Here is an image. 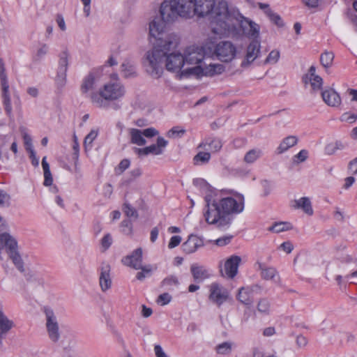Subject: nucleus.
<instances>
[{"mask_svg": "<svg viewBox=\"0 0 357 357\" xmlns=\"http://www.w3.org/2000/svg\"><path fill=\"white\" fill-rule=\"evenodd\" d=\"M69 54L65 50L61 52L59 55V66L57 75L56 77V82L58 86L62 87L66 82V73L68 67Z\"/></svg>", "mask_w": 357, "mask_h": 357, "instance_id": "obj_13", "label": "nucleus"}, {"mask_svg": "<svg viewBox=\"0 0 357 357\" xmlns=\"http://www.w3.org/2000/svg\"><path fill=\"white\" fill-rule=\"evenodd\" d=\"M225 70L224 66L219 63H206L204 61L202 65L193 66L182 71L179 75V78L187 77L190 75L200 76H214L221 74Z\"/></svg>", "mask_w": 357, "mask_h": 357, "instance_id": "obj_6", "label": "nucleus"}, {"mask_svg": "<svg viewBox=\"0 0 357 357\" xmlns=\"http://www.w3.org/2000/svg\"><path fill=\"white\" fill-rule=\"evenodd\" d=\"M168 142L162 137L157 139L155 144H151L143 149L135 148V152L139 156L147 155L149 154L160 155L163 153L164 149L167 146Z\"/></svg>", "mask_w": 357, "mask_h": 357, "instance_id": "obj_14", "label": "nucleus"}, {"mask_svg": "<svg viewBox=\"0 0 357 357\" xmlns=\"http://www.w3.org/2000/svg\"><path fill=\"white\" fill-rule=\"evenodd\" d=\"M154 351L156 357H167L166 354L162 350V348L160 345H155L154 347Z\"/></svg>", "mask_w": 357, "mask_h": 357, "instance_id": "obj_62", "label": "nucleus"}, {"mask_svg": "<svg viewBox=\"0 0 357 357\" xmlns=\"http://www.w3.org/2000/svg\"><path fill=\"white\" fill-rule=\"evenodd\" d=\"M165 23L162 17H155L149 23V34L151 37L154 38L156 40L154 44L155 47L158 43L159 40H165L167 36L170 34H174V33H165Z\"/></svg>", "mask_w": 357, "mask_h": 357, "instance_id": "obj_11", "label": "nucleus"}, {"mask_svg": "<svg viewBox=\"0 0 357 357\" xmlns=\"http://www.w3.org/2000/svg\"><path fill=\"white\" fill-rule=\"evenodd\" d=\"M324 101L331 107L339 106L341 103V98L339 94L333 89L325 90L321 93Z\"/></svg>", "mask_w": 357, "mask_h": 357, "instance_id": "obj_25", "label": "nucleus"}, {"mask_svg": "<svg viewBox=\"0 0 357 357\" xmlns=\"http://www.w3.org/2000/svg\"><path fill=\"white\" fill-rule=\"evenodd\" d=\"M121 73L122 75L126 78L135 77L137 75L136 68L133 64L129 62L123 63L121 65Z\"/></svg>", "mask_w": 357, "mask_h": 357, "instance_id": "obj_37", "label": "nucleus"}, {"mask_svg": "<svg viewBox=\"0 0 357 357\" xmlns=\"http://www.w3.org/2000/svg\"><path fill=\"white\" fill-rule=\"evenodd\" d=\"M308 155H309L308 151L306 149H302L301 151H300L297 154H296L293 157V158H292L293 162L294 164H299V163L303 162L307 159Z\"/></svg>", "mask_w": 357, "mask_h": 357, "instance_id": "obj_45", "label": "nucleus"}, {"mask_svg": "<svg viewBox=\"0 0 357 357\" xmlns=\"http://www.w3.org/2000/svg\"><path fill=\"white\" fill-rule=\"evenodd\" d=\"M0 243L6 248L8 253L17 249L16 239L9 233L4 232L0 234Z\"/></svg>", "mask_w": 357, "mask_h": 357, "instance_id": "obj_26", "label": "nucleus"}, {"mask_svg": "<svg viewBox=\"0 0 357 357\" xmlns=\"http://www.w3.org/2000/svg\"><path fill=\"white\" fill-rule=\"evenodd\" d=\"M280 248L287 253H290L293 250V245L290 242H284L280 245Z\"/></svg>", "mask_w": 357, "mask_h": 357, "instance_id": "obj_64", "label": "nucleus"}, {"mask_svg": "<svg viewBox=\"0 0 357 357\" xmlns=\"http://www.w3.org/2000/svg\"><path fill=\"white\" fill-rule=\"evenodd\" d=\"M130 136V142L132 144L137 146H143L146 143L142 130L136 128H130L129 130Z\"/></svg>", "mask_w": 357, "mask_h": 357, "instance_id": "obj_29", "label": "nucleus"}, {"mask_svg": "<svg viewBox=\"0 0 357 357\" xmlns=\"http://www.w3.org/2000/svg\"><path fill=\"white\" fill-rule=\"evenodd\" d=\"M172 300V296L168 293H163L160 294L157 298V303L161 305L168 304Z\"/></svg>", "mask_w": 357, "mask_h": 357, "instance_id": "obj_52", "label": "nucleus"}, {"mask_svg": "<svg viewBox=\"0 0 357 357\" xmlns=\"http://www.w3.org/2000/svg\"><path fill=\"white\" fill-rule=\"evenodd\" d=\"M0 79L2 88V96L3 99V105L6 113L10 115L12 112V106L10 98L8 93L9 85L7 80V77L5 73V67L3 61L0 59Z\"/></svg>", "mask_w": 357, "mask_h": 357, "instance_id": "obj_12", "label": "nucleus"}, {"mask_svg": "<svg viewBox=\"0 0 357 357\" xmlns=\"http://www.w3.org/2000/svg\"><path fill=\"white\" fill-rule=\"evenodd\" d=\"M112 284L111 266L108 263L103 262L99 268V285L101 291H107L111 289Z\"/></svg>", "mask_w": 357, "mask_h": 357, "instance_id": "obj_17", "label": "nucleus"}, {"mask_svg": "<svg viewBox=\"0 0 357 357\" xmlns=\"http://www.w3.org/2000/svg\"><path fill=\"white\" fill-rule=\"evenodd\" d=\"M294 208H301L307 215L313 214V209L310 199L304 197L294 201V204L292 206Z\"/></svg>", "mask_w": 357, "mask_h": 357, "instance_id": "obj_28", "label": "nucleus"}, {"mask_svg": "<svg viewBox=\"0 0 357 357\" xmlns=\"http://www.w3.org/2000/svg\"><path fill=\"white\" fill-rule=\"evenodd\" d=\"M178 43L176 34L166 36L165 40H159L152 50L146 53L144 61L146 71L153 77H159L163 71L164 58L165 67L168 71L178 72L185 64L183 55L178 52H172Z\"/></svg>", "mask_w": 357, "mask_h": 357, "instance_id": "obj_1", "label": "nucleus"}, {"mask_svg": "<svg viewBox=\"0 0 357 357\" xmlns=\"http://www.w3.org/2000/svg\"><path fill=\"white\" fill-rule=\"evenodd\" d=\"M91 0H81L84 5L83 11L86 17H89L91 13Z\"/></svg>", "mask_w": 357, "mask_h": 357, "instance_id": "obj_60", "label": "nucleus"}, {"mask_svg": "<svg viewBox=\"0 0 357 357\" xmlns=\"http://www.w3.org/2000/svg\"><path fill=\"white\" fill-rule=\"evenodd\" d=\"M144 137L150 138L153 137L158 134V131L154 128H149L142 131Z\"/></svg>", "mask_w": 357, "mask_h": 357, "instance_id": "obj_57", "label": "nucleus"}, {"mask_svg": "<svg viewBox=\"0 0 357 357\" xmlns=\"http://www.w3.org/2000/svg\"><path fill=\"white\" fill-rule=\"evenodd\" d=\"M292 229V226L290 222H275L271 227L268 228V231L280 233L284 231H288Z\"/></svg>", "mask_w": 357, "mask_h": 357, "instance_id": "obj_38", "label": "nucleus"}, {"mask_svg": "<svg viewBox=\"0 0 357 357\" xmlns=\"http://www.w3.org/2000/svg\"><path fill=\"white\" fill-rule=\"evenodd\" d=\"M260 47V43L257 40H253L249 44L245 59L241 62V67H248L259 56Z\"/></svg>", "mask_w": 357, "mask_h": 357, "instance_id": "obj_18", "label": "nucleus"}, {"mask_svg": "<svg viewBox=\"0 0 357 357\" xmlns=\"http://www.w3.org/2000/svg\"><path fill=\"white\" fill-rule=\"evenodd\" d=\"M260 291L261 287L257 284L242 287L238 290L237 299L245 305H250L253 303L255 294H259Z\"/></svg>", "mask_w": 357, "mask_h": 357, "instance_id": "obj_16", "label": "nucleus"}, {"mask_svg": "<svg viewBox=\"0 0 357 357\" xmlns=\"http://www.w3.org/2000/svg\"><path fill=\"white\" fill-rule=\"evenodd\" d=\"M271 304L268 299L261 298L257 303V311L264 314H268L270 312Z\"/></svg>", "mask_w": 357, "mask_h": 357, "instance_id": "obj_41", "label": "nucleus"}, {"mask_svg": "<svg viewBox=\"0 0 357 357\" xmlns=\"http://www.w3.org/2000/svg\"><path fill=\"white\" fill-rule=\"evenodd\" d=\"M10 259L12 260L13 263L15 266V267L17 268V270L20 272L24 271V262L23 260L17 251V249L11 252H9L8 253Z\"/></svg>", "mask_w": 357, "mask_h": 357, "instance_id": "obj_31", "label": "nucleus"}, {"mask_svg": "<svg viewBox=\"0 0 357 357\" xmlns=\"http://www.w3.org/2000/svg\"><path fill=\"white\" fill-rule=\"evenodd\" d=\"M241 258L237 255L229 257L224 264L223 269H221L222 275L229 279L234 278L238 273Z\"/></svg>", "mask_w": 357, "mask_h": 357, "instance_id": "obj_15", "label": "nucleus"}, {"mask_svg": "<svg viewBox=\"0 0 357 357\" xmlns=\"http://www.w3.org/2000/svg\"><path fill=\"white\" fill-rule=\"evenodd\" d=\"M192 10V2L188 0H164L160 7V14L164 22L172 23L179 17L190 16Z\"/></svg>", "mask_w": 357, "mask_h": 357, "instance_id": "obj_5", "label": "nucleus"}, {"mask_svg": "<svg viewBox=\"0 0 357 357\" xmlns=\"http://www.w3.org/2000/svg\"><path fill=\"white\" fill-rule=\"evenodd\" d=\"M298 137L295 135H289L284 138L277 148V153L281 154L289 149L294 146L298 143Z\"/></svg>", "mask_w": 357, "mask_h": 357, "instance_id": "obj_27", "label": "nucleus"}, {"mask_svg": "<svg viewBox=\"0 0 357 357\" xmlns=\"http://www.w3.org/2000/svg\"><path fill=\"white\" fill-rule=\"evenodd\" d=\"M267 16L269 17V19L272 22H273L278 26H281L282 25V20H281L280 17L278 14H276V13H273V11H271Z\"/></svg>", "mask_w": 357, "mask_h": 357, "instance_id": "obj_59", "label": "nucleus"}, {"mask_svg": "<svg viewBox=\"0 0 357 357\" xmlns=\"http://www.w3.org/2000/svg\"><path fill=\"white\" fill-rule=\"evenodd\" d=\"M193 279L197 282H202L211 276V273L206 267L194 264L190 267Z\"/></svg>", "mask_w": 357, "mask_h": 357, "instance_id": "obj_22", "label": "nucleus"}, {"mask_svg": "<svg viewBox=\"0 0 357 357\" xmlns=\"http://www.w3.org/2000/svg\"><path fill=\"white\" fill-rule=\"evenodd\" d=\"M113 238L110 234H106L100 240L101 250L102 252L106 251L112 245Z\"/></svg>", "mask_w": 357, "mask_h": 357, "instance_id": "obj_46", "label": "nucleus"}, {"mask_svg": "<svg viewBox=\"0 0 357 357\" xmlns=\"http://www.w3.org/2000/svg\"><path fill=\"white\" fill-rule=\"evenodd\" d=\"M259 269L261 271V277L266 280H273L279 282L280 277L277 270L273 267H268L264 264H259Z\"/></svg>", "mask_w": 357, "mask_h": 357, "instance_id": "obj_23", "label": "nucleus"}, {"mask_svg": "<svg viewBox=\"0 0 357 357\" xmlns=\"http://www.w3.org/2000/svg\"><path fill=\"white\" fill-rule=\"evenodd\" d=\"M263 152L259 149H253L248 151L244 156V161L246 163H253L261 157Z\"/></svg>", "mask_w": 357, "mask_h": 357, "instance_id": "obj_35", "label": "nucleus"}, {"mask_svg": "<svg viewBox=\"0 0 357 357\" xmlns=\"http://www.w3.org/2000/svg\"><path fill=\"white\" fill-rule=\"evenodd\" d=\"M10 196L6 192L0 189V206H8L10 205Z\"/></svg>", "mask_w": 357, "mask_h": 357, "instance_id": "obj_50", "label": "nucleus"}, {"mask_svg": "<svg viewBox=\"0 0 357 357\" xmlns=\"http://www.w3.org/2000/svg\"><path fill=\"white\" fill-rule=\"evenodd\" d=\"M113 79L105 83L99 89L98 93L93 95L92 104L99 108H107L109 101L121 99L126 94L125 86L119 80L117 75H112Z\"/></svg>", "mask_w": 357, "mask_h": 357, "instance_id": "obj_4", "label": "nucleus"}, {"mask_svg": "<svg viewBox=\"0 0 357 357\" xmlns=\"http://www.w3.org/2000/svg\"><path fill=\"white\" fill-rule=\"evenodd\" d=\"M193 184L199 188L200 190L207 192L210 190L209 185L202 178H196L193 181Z\"/></svg>", "mask_w": 357, "mask_h": 357, "instance_id": "obj_48", "label": "nucleus"}, {"mask_svg": "<svg viewBox=\"0 0 357 357\" xmlns=\"http://www.w3.org/2000/svg\"><path fill=\"white\" fill-rule=\"evenodd\" d=\"M179 284V280L176 276L169 275L162 280L161 287L168 290H172L174 287H177Z\"/></svg>", "mask_w": 357, "mask_h": 357, "instance_id": "obj_36", "label": "nucleus"}, {"mask_svg": "<svg viewBox=\"0 0 357 357\" xmlns=\"http://www.w3.org/2000/svg\"><path fill=\"white\" fill-rule=\"evenodd\" d=\"M46 157H43L42 160V167L44 172V185L50 186L52 184L53 178L50 172V165L46 160Z\"/></svg>", "mask_w": 357, "mask_h": 357, "instance_id": "obj_34", "label": "nucleus"}, {"mask_svg": "<svg viewBox=\"0 0 357 357\" xmlns=\"http://www.w3.org/2000/svg\"><path fill=\"white\" fill-rule=\"evenodd\" d=\"M123 212L129 218H137L138 216L137 211L129 204H125L123 206Z\"/></svg>", "mask_w": 357, "mask_h": 357, "instance_id": "obj_51", "label": "nucleus"}, {"mask_svg": "<svg viewBox=\"0 0 357 357\" xmlns=\"http://www.w3.org/2000/svg\"><path fill=\"white\" fill-rule=\"evenodd\" d=\"M221 26L222 31L217 34L220 36H235L239 33V29L250 38L259 36V25L244 17L238 10H229Z\"/></svg>", "mask_w": 357, "mask_h": 357, "instance_id": "obj_3", "label": "nucleus"}, {"mask_svg": "<svg viewBox=\"0 0 357 357\" xmlns=\"http://www.w3.org/2000/svg\"><path fill=\"white\" fill-rule=\"evenodd\" d=\"M185 129L176 126L173 127L167 132V136L170 138L181 137L185 134Z\"/></svg>", "mask_w": 357, "mask_h": 357, "instance_id": "obj_47", "label": "nucleus"}, {"mask_svg": "<svg viewBox=\"0 0 357 357\" xmlns=\"http://www.w3.org/2000/svg\"><path fill=\"white\" fill-rule=\"evenodd\" d=\"M349 169L351 173H357V158L351 160L349 164Z\"/></svg>", "mask_w": 357, "mask_h": 357, "instance_id": "obj_63", "label": "nucleus"}, {"mask_svg": "<svg viewBox=\"0 0 357 357\" xmlns=\"http://www.w3.org/2000/svg\"><path fill=\"white\" fill-rule=\"evenodd\" d=\"M209 300L218 307L221 306L229 298L228 290L217 282H213L209 285Z\"/></svg>", "mask_w": 357, "mask_h": 357, "instance_id": "obj_9", "label": "nucleus"}, {"mask_svg": "<svg viewBox=\"0 0 357 357\" xmlns=\"http://www.w3.org/2000/svg\"><path fill=\"white\" fill-rule=\"evenodd\" d=\"M204 246V241L196 235L189 236L187 241L182 245L183 250L187 254H191Z\"/></svg>", "mask_w": 357, "mask_h": 357, "instance_id": "obj_21", "label": "nucleus"}, {"mask_svg": "<svg viewBox=\"0 0 357 357\" xmlns=\"http://www.w3.org/2000/svg\"><path fill=\"white\" fill-rule=\"evenodd\" d=\"M181 237L180 236H174L170 238V241L168 244L169 248L172 249L180 244L181 242Z\"/></svg>", "mask_w": 357, "mask_h": 357, "instance_id": "obj_56", "label": "nucleus"}, {"mask_svg": "<svg viewBox=\"0 0 357 357\" xmlns=\"http://www.w3.org/2000/svg\"><path fill=\"white\" fill-rule=\"evenodd\" d=\"M98 82V77L93 73H89L85 76L80 86L81 93L89 98L92 102L93 95L98 93L96 91Z\"/></svg>", "mask_w": 357, "mask_h": 357, "instance_id": "obj_10", "label": "nucleus"}, {"mask_svg": "<svg viewBox=\"0 0 357 357\" xmlns=\"http://www.w3.org/2000/svg\"><path fill=\"white\" fill-rule=\"evenodd\" d=\"M235 344L234 342L227 341L218 344L215 347V351L220 355H229L231 353Z\"/></svg>", "mask_w": 357, "mask_h": 357, "instance_id": "obj_33", "label": "nucleus"}, {"mask_svg": "<svg viewBox=\"0 0 357 357\" xmlns=\"http://www.w3.org/2000/svg\"><path fill=\"white\" fill-rule=\"evenodd\" d=\"M236 47L229 41H221L209 49L210 56H215L222 62L231 61L236 57Z\"/></svg>", "mask_w": 357, "mask_h": 357, "instance_id": "obj_7", "label": "nucleus"}, {"mask_svg": "<svg viewBox=\"0 0 357 357\" xmlns=\"http://www.w3.org/2000/svg\"><path fill=\"white\" fill-rule=\"evenodd\" d=\"M211 158V154L208 152H199L194 157L195 163L197 165L206 163Z\"/></svg>", "mask_w": 357, "mask_h": 357, "instance_id": "obj_44", "label": "nucleus"}, {"mask_svg": "<svg viewBox=\"0 0 357 357\" xmlns=\"http://www.w3.org/2000/svg\"><path fill=\"white\" fill-rule=\"evenodd\" d=\"M47 333L50 340L57 342L61 337L59 325L45 326Z\"/></svg>", "mask_w": 357, "mask_h": 357, "instance_id": "obj_32", "label": "nucleus"}, {"mask_svg": "<svg viewBox=\"0 0 357 357\" xmlns=\"http://www.w3.org/2000/svg\"><path fill=\"white\" fill-rule=\"evenodd\" d=\"M200 148L212 153L218 152L222 146L221 140L216 137H208L204 139L199 146Z\"/></svg>", "mask_w": 357, "mask_h": 357, "instance_id": "obj_24", "label": "nucleus"}, {"mask_svg": "<svg viewBox=\"0 0 357 357\" xmlns=\"http://www.w3.org/2000/svg\"><path fill=\"white\" fill-rule=\"evenodd\" d=\"M280 52L277 50H272L265 59L264 64H275L280 59Z\"/></svg>", "mask_w": 357, "mask_h": 357, "instance_id": "obj_43", "label": "nucleus"}, {"mask_svg": "<svg viewBox=\"0 0 357 357\" xmlns=\"http://www.w3.org/2000/svg\"><path fill=\"white\" fill-rule=\"evenodd\" d=\"M121 227L122 228V231L127 234L130 235L132 234V223L128 220H124L121 223Z\"/></svg>", "mask_w": 357, "mask_h": 357, "instance_id": "obj_53", "label": "nucleus"}, {"mask_svg": "<svg viewBox=\"0 0 357 357\" xmlns=\"http://www.w3.org/2000/svg\"><path fill=\"white\" fill-rule=\"evenodd\" d=\"M205 202L207 210L204 215L206 222L219 227L229 225V215L242 213L245 207L244 196L240 193L213 200L209 195H206Z\"/></svg>", "mask_w": 357, "mask_h": 357, "instance_id": "obj_2", "label": "nucleus"}, {"mask_svg": "<svg viewBox=\"0 0 357 357\" xmlns=\"http://www.w3.org/2000/svg\"><path fill=\"white\" fill-rule=\"evenodd\" d=\"M45 314V326L59 325L57 317L54 310L47 306L43 308Z\"/></svg>", "mask_w": 357, "mask_h": 357, "instance_id": "obj_30", "label": "nucleus"}, {"mask_svg": "<svg viewBox=\"0 0 357 357\" xmlns=\"http://www.w3.org/2000/svg\"><path fill=\"white\" fill-rule=\"evenodd\" d=\"M357 120V114L351 112H345L340 116V121L349 123H354Z\"/></svg>", "mask_w": 357, "mask_h": 357, "instance_id": "obj_49", "label": "nucleus"}, {"mask_svg": "<svg viewBox=\"0 0 357 357\" xmlns=\"http://www.w3.org/2000/svg\"><path fill=\"white\" fill-rule=\"evenodd\" d=\"M28 152L29 153V158L31 160V164L34 167H38L39 165V158L36 156L35 151L31 150Z\"/></svg>", "mask_w": 357, "mask_h": 357, "instance_id": "obj_61", "label": "nucleus"}, {"mask_svg": "<svg viewBox=\"0 0 357 357\" xmlns=\"http://www.w3.org/2000/svg\"><path fill=\"white\" fill-rule=\"evenodd\" d=\"M315 72V67L312 66L309 68L308 73L303 76V81L305 84L310 83L312 89L317 91L321 89L323 84V79L320 76L316 75Z\"/></svg>", "mask_w": 357, "mask_h": 357, "instance_id": "obj_20", "label": "nucleus"}, {"mask_svg": "<svg viewBox=\"0 0 357 357\" xmlns=\"http://www.w3.org/2000/svg\"><path fill=\"white\" fill-rule=\"evenodd\" d=\"M24 143L25 145L26 150L27 151H29L31 150H33V146H32V139L30 135H29L27 133L24 132L22 135Z\"/></svg>", "mask_w": 357, "mask_h": 357, "instance_id": "obj_54", "label": "nucleus"}, {"mask_svg": "<svg viewBox=\"0 0 357 357\" xmlns=\"http://www.w3.org/2000/svg\"><path fill=\"white\" fill-rule=\"evenodd\" d=\"M98 135V130L93 129L85 137L84 140V146L86 151L91 150L92 149L93 142L97 138Z\"/></svg>", "mask_w": 357, "mask_h": 357, "instance_id": "obj_39", "label": "nucleus"}, {"mask_svg": "<svg viewBox=\"0 0 357 357\" xmlns=\"http://www.w3.org/2000/svg\"><path fill=\"white\" fill-rule=\"evenodd\" d=\"M49 52V46L45 43H40L37 48L34 58L36 60L43 59Z\"/></svg>", "mask_w": 357, "mask_h": 357, "instance_id": "obj_42", "label": "nucleus"}, {"mask_svg": "<svg viewBox=\"0 0 357 357\" xmlns=\"http://www.w3.org/2000/svg\"><path fill=\"white\" fill-rule=\"evenodd\" d=\"M122 262L126 266L139 270L142 264V249H135L130 255L123 258Z\"/></svg>", "mask_w": 357, "mask_h": 357, "instance_id": "obj_19", "label": "nucleus"}, {"mask_svg": "<svg viewBox=\"0 0 357 357\" xmlns=\"http://www.w3.org/2000/svg\"><path fill=\"white\" fill-rule=\"evenodd\" d=\"M56 22L61 31H64L66 30V22H65L64 18L61 14L56 15Z\"/></svg>", "mask_w": 357, "mask_h": 357, "instance_id": "obj_58", "label": "nucleus"}, {"mask_svg": "<svg viewBox=\"0 0 357 357\" xmlns=\"http://www.w3.org/2000/svg\"><path fill=\"white\" fill-rule=\"evenodd\" d=\"M210 46L205 45L204 47L190 46L188 47L183 55L185 64L192 66L202 65L204 61H206L209 54Z\"/></svg>", "mask_w": 357, "mask_h": 357, "instance_id": "obj_8", "label": "nucleus"}, {"mask_svg": "<svg viewBox=\"0 0 357 357\" xmlns=\"http://www.w3.org/2000/svg\"><path fill=\"white\" fill-rule=\"evenodd\" d=\"M231 238V236H225L220 237L215 241V244L218 246L226 245L230 243Z\"/></svg>", "mask_w": 357, "mask_h": 357, "instance_id": "obj_55", "label": "nucleus"}, {"mask_svg": "<svg viewBox=\"0 0 357 357\" xmlns=\"http://www.w3.org/2000/svg\"><path fill=\"white\" fill-rule=\"evenodd\" d=\"M334 54L331 52H324L321 54L320 62L324 68L330 67L333 61Z\"/></svg>", "mask_w": 357, "mask_h": 357, "instance_id": "obj_40", "label": "nucleus"}]
</instances>
